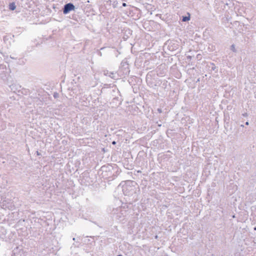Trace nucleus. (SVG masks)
Here are the masks:
<instances>
[{"label":"nucleus","mask_w":256,"mask_h":256,"mask_svg":"<svg viewBox=\"0 0 256 256\" xmlns=\"http://www.w3.org/2000/svg\"><path fill=\"white\" fill-rule=\"evenodd\" d=\"M245 124L246 125V126H248L249 124V122H246V123H245Z\"/></svg>","instance_id":"obj_37"},{"label":"nucleus","mask_w":256,"mask_h":256,"mask_svg":"<svg viewBox=\"0 0 256 256\" xmlns=\"http://www.w3.org/2000/svg\"><path fill=\"white\" fill-rule=\"evenodd\" d=\"M116 141H113L112 142V144H113V145H115L116 144Z\"/></svg>","instance_id":"obj_33"},{"label":"nucleus","mask_w":256,"mask_h":256,"mask_svg":"<svg viewBox=\"0 0 256 256\" xmlns=\"http://www.w3.org/2000/svg\"><path fill=\"white\" fill-rule=\"evenodd\" d=\"M53 96H54V97L55 98H58V97L59 94H58V92H54V94H53Z\"/></svg>","instance_id":"obj_25"},{"label":"nucleus","mask_w":256,"mask_h":256,"mask_svg":"<svg viewBox=\"0 0 256 256\" xmlns=\"http://www.w3.org/2000/svg\"><path fill=\"white\" fill-rule=\"evenodd\" d=\"M0 206L3 209L12 210L14 206L10 200L8 199L3 200L2 202L1 203Z\"/></svg>","instance_id":"obj_9"},{"label":"nucleus","mask_w":256,"mask_h":256,"mask_svg":"<svg viewBox=\"0 0 256 256\" xmlns=\"http://www.w3.org/2000/svg\"><path fill=\"white\" fill-rule=\"evenodd\" d=\"M109 76L113 79H116V72H110Z\"/></svg>","instance_id":"obj_20"},{"label":"nucleus","mask_w":256,"mask_h":256,"mask_svg":"<svg viewBox=\"0 0 256 256\" xmlns=\"http://www.w3.org/2000/svg\"><path fill=\"white\" fill-rule=\"evenodd\" d=\"M122 100L120 96V97L116 96L112 100L111 104H112L114 106H118L121 104Z\"/></svg>","instance_id":"obj_11"},{"label":"nucleus","mask_w":256,"mask_h":256,"mask_svg":"<svg viewBox=\"0 0 256 256\" xmlns=\"http://www.w3.org/2000/svg\"><path fill=\"white\" fill-rule=\"evenodd\" d=\"M151 76V75L150 74V72H148V73L147 74V75H146V80L148 79V76Z\"/></svg>","instance_id":"obj_31"},{"label":"nucleus","mask_w":256,"mask_h":256,"mask_svg":"<svg viewBox=\"0 0 256 256\" xmlns=\"http://www.w3.org/2000/svg\"><path fill=\"white\" fill-rule=\"evenodd\" d=\"M144 8L148 10V12H150V14H152V12L154 11L156 8L154 6L151 4H149L148 3H146L143 4Z\"/></svg>","instance_id":"obj_13"},{"label":"nucleus","mask_w":256,"mask_h":256,"mask_svg":"<svg viewBox=\"0 0 256 256\" xmlns=\"http://www.w3.org/2000/svg\"><path fill=\"white\" fill-rule=\"evenodd\" d=\"M128 10V11L126 14L128 16L132 17L135 20L138 19L141 17L142 11L140 8L129 5Z\"/></svg>","instance_id":"obj_5"},{"label":"nucleus","mask_w":256,"mask_h":256,"mask_svg":"<svg viewBox=\"0 0 256 256\" xmlns=\"http://www.w3.org/2000/svg\"><path fill=\"white\" fill-rule=\"evenodd\" d=\"M167 68L165 64H160L158 66L155 70V72L158 76H164L167 72Z\"/></svg>","instance_id":"obj_7"},{"label":"nucleus","mask_w":256,"mask_h":256,"mask_svg":"<svg viewBox=\"0 0 256 256\" xmlns=\"http://www.w3.org/2000/svg\"><path fill=\"white\" fill-rule=\"evenodd\" d=\"M120 172V169L116 164H108L102 166L98 170V174L102 178L110 182L116 179Z\"/></svg>","instance_id":"obj_1"},{"label":"nucleus","mask_w":256,"mask_h":256,"mask_svg":"<svg viewBox=\"0 0 256 256\" xmlns=\"http://www.w3.org/2000/svg\"><path fill=\"white\" fill-rule=\"evenodd\" d=\"M188 16H183L181 18V20L183 22H188L190 20V14L189 13H188Z\"/></svg>","instance_id":"obj_18"},{"label":"nucleus","mask_w":256,"mask_h":256,"mask_svg":"<svg viewBox=\"0 0 256 256\" xmlns=\"http://www.w3.org/2000/svg\"><path fill=\"white\" fill-rule=\"evenodd\" d=\"M116 256H123L122 254H119L118 255H117Z\"/></svg>","instance_id":"obj_39"},{"label":"nucleus","mask_w":256,"mask_h":256,"mask_svg":"<svg viewBox=\"0 0 256 256\" xmlns=\"http://www.w3.org/2000/svg\"><path fill=\"white\" fill-rule=\"evenodd\" d=\"M89 174H90V172H88V171H85L84 172L82 173V176L84 178H88L89 176Z\"/></svg>","instance_id":"obj_21"},{"label":"nucleus","mask_w":256,"mask_h":256,"mask_svg":"<svg viewBox=\"0 0 256 256\" xmlns=\"http://www.w3.org/2000/svg\"><path fill=\"white\" fill-rule=\"evenodd\" d=\"M8 8L10 10H14L16 9V5L15 2H12L10 3L8 5Z\"/></svg>","instance_id":"obj_19"},{"label":"nucleus","mask_w":256,"mask_h":256,"mask_svg":"<svg viewBox=\"0 0 256 256\" xmlns=\"http://www.w3.org/2000/svg\"><path fill=\"white\" fill-rule=\"evenodd\" d=\"M240 126L244 127V125L242 124Z\"/></svg>","instance_id":"obj_44"},{"label":"nucleus","mask_w":256,"mask_h":256,"mask_svg":"<svg viewBox=\"0 0 256 256\" xmlns=\"http://www.w3.org/2000/svg\"><path fill=\"white\" fill-rule=\"evenodd\" d=\"M207 66L208 67L209 71L210 72L214 71L217 73L218 71V68L216 66L215 64L213 62H210L207 64Z\"/></svg>","instance_id":"obj_12"},{"label":"nucleus","mask_w":256,"mask_h":256,"mask_svg":"<svg viewBox=\"0 0 256 256\" xmlns=\"http://www.w3.org/2000/svg\"><path fill=\"white\" fill-rule=\"evenodd\" d=\"M157 110H158V113H161V112H162V109H161V108H158V109H157Z\"/></svg>","instance_id":"obj_27"},{"label":"nucleus","mask_w":256,"mask_h":256,"mask_svg":"<svg viewBox=\"0 0 256 256\" xmlns=\"http://www.w3.org/2000/svg\"><path fill=\"white\" fill-rule=\"evenodd\" d=\"M231 50H232L233 52H234L235 51V48H234V44L232 45L231 46Z\"/></svg>","instance_id":"obj_26"},{"label":"nucleus","mask_w":256,"mask_h":256,"mask_svg":"<svg viewBox=\"0 0 256 256\" xmlns=\"http://www.w3.org/2000/svg\"><path fill=\"white\" fill-rule=\"evenodd\" d=\"M130 72L129 64L127 60H123L121 62L120 66L118 71V75L122 77H125L126 76L129 75Z\"/></svg>","instance_id":"obj_4"},{"label":"nucleus","mask_w":256,"mask_h":256,"mask_svg":"<svg viewBox=\"0 0 256 256\" xmlns=\"http://www.w3.org/2000/svg\"><path fill=\"white\" fill-rule=\"evenodd\" d=\"M254 230H256V226H255L254 228Z\"/></svg>","instance_id":"obj_41"},{"label":"nucleus","mask_w":256,"mask_h":256,"mask_svg":"<svg viewBox=\"0 0 256 256\" xmlns=\"http://www.w3.org/2000/svg\"><path fill=\"white\" fill-rule=\"evenodd\" d=\"M124 206V208H126V210H128V206H127L126 204H125V205H124V206Z\"/></svg>","instance_id":"obj_35"},{"label":"nucleus","mask_w":256,"mask_h":256,"mask_svg":"<svg viewBox=\"0 0 256 256\" xmlns=\"http://www.w3.org/2000/svg\"><path fill=\"white\" fill-rule=\"evenodd\" d=\"M255 190H256V189H255Z\"/></svg>","instance_id":"obj_45"},{"label":"nucleus","mask_w":256,"mask_h":256,"mask_svg":"<svg viewBox=\"0 0 256 256\" xmlns=\"http://www.w3.org/2000/svg\"><path fill=\"white\" fill-rule=\"evenodd\" d=\"M2 230H4V232H2V233L5 234H6V230L4 228H2Z\"/></svg>","instance_id":"obj_32"},{"label":"nucleus","mask_w":256,"mask_h":256,"mask_svg":"<svg viewBox=\"0 0 256 256\" xmlns=\"http://www.w3.org/2000/svg\"><path fill=\"white\" fill-rule=\"evenodd\" d=\"M224 132L232 131V122L224 124Z\"/></svg>","instance_id":"obj_14"},{"label":"nucleus","mask_w":256,"mask_h":256,"mask_svg":"<svg viewBox=\"0 0 256 256\" xmlns=\"http://www.w3.org/2000/svg\"><path fill=\"white\" fill-rule=\"evenodd\" d=\"M118 2L117 1H114L113 3L112 4V6L114 8H116L118 6Z\"/></svg>","instance_id":"obj_23"},{"label":"nucleus","mask_w":256,"mask_h":256,"mask_svg":"<svg viewBox=\"0 0 256 256\" xmlns=\"http://www.w3.org/2000/svg\"><path fill=\"white\" fill-rule=\"evenodd\" d=\"M155 238H158V236H156Z\"/></svg>","instance_id":"obj_42"},{"label":"nucleus","mask_w":256,"mask_h":256,"mask_svg":"<svg viewBox=\"0 0 256 256\" xmlns=\"http://www.w3.org/2000/svg\"><path fill=\"white\" fill-rule=\"evenodd\" d=\"M72 240H73L74 241H75V240H76V238H73V239H72Z\"/></svg>","instance_id":"obj_40"},{"label":"nucleus","mask_w":256,"mask_h":256,"mask_svg":"<svg viewBox=\"0 0 256 256\" xmlns=\"http://www.w3.org/2000/svg\"><path fill=\"white\" fill-rule=\"evenodd\" d=\"M100 56H102V53L100 52Z\"/></svg>","instance_id":"obj_43"},{"label":"nucleus","mask_w":256,"mask_h":256,"mask_svg":"<svg viewBox=\"0 0 256 256\" xmlns=\"http://www.w3.org/2000/svg\"><path fill=\"white\" fill-rule=\"evenodd\" d=\"M242 115H243L244 116L246 117V116H248V114H247V113H244V114H242Z\"/></svg>","instance_id":"obj_34"},{"label":"nucleus","mask_w":256,"mask_h":256,"mask_svg":"<svg viewBox=\"0 0 256 256\" xmlns=\"http://www.w3.org/2000/svg\"><path fill=\"white\" fill-rule=\"evenodd\" d=\"M110 72L108 70H103V73H104V74L106 76H109V75H110Z\"/></svg>","instance_id":"obj_22"},{"label":"nucleus","mask_w":256,"mask_h":256,"mask_svg":"<svg viewBox=\"0 0 256 256\" xmlns=\"http://www.w3.org/2000/svg\"><path fill=\"white\" fill-rule=\"evenodd\" d=\"M142 184L144 186H146L148 184V181L146 180H142Z\"/></svg>","instance_id":"obj_24"},{"label":"nucleus","mask_w":256,"mask_h":256,"mask_svg":"<svg viewBox=\"0 0 256 256\" xmlns=\"http://www.w3.org/2000/svg\"><path fill=\"white\" fill-rule=\"evenodd\" d=\"M10 58H12V59H15V60H16V58H14V56H10Z\"/></svg>","instance_id":"obj_36"},{"label":"nucleus","mask_w":256,"mask_h":256,"mask_svg":"<svg viewBox=\"0 0 256 256\" xmlns=\"http://www.w3.org/2000/svg\"><path fill=\"white\" fill-rule=\"evenodd\" d=\"M122 190L124 194L129 197V200H132V202L137 200L140 188L135 181L129 180L124 182L122 186Z\"/></svg>","instance_id":"obj_2"},{"label":"nucleus","mask_w":256,"mask_h":256,"mask_svg":"<svg viewBox=\"0 0 256 256\" xmlns=\"http://www.w3.org/2000/svg\"><path fill=\"white\" fill-rule=\"evenodd\" d=\"M156 86H159L164 90L168 89V86H170V83L166 80H156L154 84Z\"/></svg>","instance_id":"obj_8"},{"label":"nucleus","mask_w":256,"mask_h":256,"mask_svg":"<svg viewBox=\"0 0 256 256\" xmlns=\"http://www.w3.org/2000/svg\"><path fill=\"white\" fill-rule=\"evenodd\" d=\"M230 106H227V109H228V110H230Z\"/></svg>","instance_id":"obj_38"},{"label":"nucleus","mask_w":256,"mask_h":256,"mask_svg":"<svg viewBox=\"0 0 256 256\" xmlns=\"http://www.w3.org/2000/svg\"><path fill=\"white\" fill-rule=\"evenodd\" d=\"M224 124L228 123L230 122V114L228 112H224Z\"/></svg>","instance_id":"obj_17"},{"label":"nucleus","mask_w":256,"mask_h":256,"mask_svg":"<svg viewBox=\"0 0 256 256\" xmlns=\"http://www.w3.org/2000/svg\"><path fill=\"white\" fill-rule=\"evenodd\" d=\"M192 58V57L191 56H187V60H190L191 58Z\"/></svg>","instance_id":"obj_30"},{"label":"nucleus","mask_w":256,"mask_h":256,"mask_svg":"<svg viewBox=\"0 0 256 256\" xmlns=\"http://www.w3.org/2000/svg\"><path fill=\"white\" fill-rule=\"evenodd\" d=\"M178 48V45L177 44L174 43L172 44L170 42L168 45V49L172 52L176 50Z\"/></svg>","instance_id":"obj_15"},{"label":"nucleus","mask_w":256,"mask_h":256,"mask_svg":"<svg viewBox=\"0 0 256 256\" xmlns=\"http://www.w3.org/2000/svg\"><path fill=\"white\" fill-rule=\"evenodd\" d=\"M132 31L128 28H124L122 30V38L124 40H127L132 36Z\"/></svg>","instance_id":"obj_10"},{"label":"nucleus","mask_w":256,"mask_h":256,"mask_svg":"<svg viewBox=\"0 0 256 256\" xmlns=\"http://www.w3.org/2000/svg\"><path fill=\"white\" fill-rule=\"evenodd\" d=\"M130 217V210L122 206L120 211L116 214V219L120 222L124 224Z\"/></svg>","instance_id":"obj_3"},{"label":"nucleus","mask_w":256,"mask_h":256,"mask_svg":"<svg viewBox=\"0 0 256 256\" xmlns=\"http://www.w3.org/2000/svg\"><path fill=\"white\" fill-rule=\"evenodd\" d=\"M72 18L79 24H82L83 22V19L80 18L78 15L74 14L72 15Z\"/></svg>","instance_id":"obj_16"},{"label":"nucleus","mask_w":256,"mask_h":256,"mask_svg":"<svg viewBox=\"0 0 256 256\" xmlns=\"http://www.w3.org/2000/svg\"><path fill=\"white\" fill-rule=\"evenodd\" d=\"M36 154L37 156H41V154L38 150L36 152Z\"/></svg>","instance_id":"obj_29"},{"label":"nucleus","mask_w":256,"mask_h":256,"mask_svg":"<svg viewBox=\"0 0 256 256\" xmlns=\"http://www.w3.org/2000/svg\"><path fill=\"white\" fill-rule=\"evenodd\" d=\"M76 8V6L72 3L68 2V3L66 4L62 8V11L64 14H69L70 12H72V10L74 11Z\"/></svg>","instance_id":"obj_6"},{"label":"nucleus","mask_w":256,"mask_h":256,"mask_svg":"<svg viewBox=\"0 0 256 256\" xmlns=\"http://www.w3.org/2000/svg\"><path fill=\"white\" fill-rule=\"evenodd\" d=\"M122 6H124V7H126V6H128L126 4V3H125V2H123V3L122 4Z\"/></svg>","instance_id":"obj_28"}]
</instances>
